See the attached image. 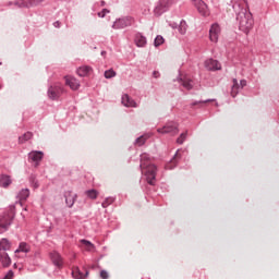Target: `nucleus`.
<instances>
[{"label": "nucleus", "mask_w": 279, "mask_h": 279, "mask_svg": "<svg viewBox=\"0 0 279 279\" xmlns=\"http://www.w3.org/2000/svg\"><path fill=\"white\" fill-rule=\"evenodd\" d=\"M80 243H82L83 250L86 252H95V244L88 240H81Z\"/></svg>", "instance_id": "412c9836"}, {"label": "nucleus", "mask_w": 279, "mask_h": 279, "mask_svg": "<svg viewBox=\"0 0 279 279\" xmlns=\"http://www.w3.org/2000/svg\"><path fill=\"white\" fill-rule=\"evenodd\" d=\"M116 76H117V72H114V70L105 71L106 80H111V77H116Z\"/></svg>", "instance_id": "72a5a7b5"}, {"label": "nucleus", "mask_w": 279, "mask_h": 279, "mask_svg": "<svg viewBox=\"0 0 279 279\" xmlns=\"http://www.w3.org/2000/svg\"><path fill=\"white\" fill-rule=\"evenodd\" d=\"M171 27H175L173 24H171Z\"/></svg>", "instance_id": "09e8293b"}, {"label": "nucleus", "mask_w": 279, "mask_h": 279, "mask_svg": "<svg viewBox=\"0 0 279 279\" xmlns=\"http://www.w3.org/2000/svg\"><path fill=\"white\" fill-rule=\"evenodd\" d=\"M10 247H12V244L8 239L3 238L0 240V252H8Z\"/></svg>", "instance_id": "5701e85b"}, {"label": "nucleus", "mask_w": 279, "mask_h": 279, "mask_svg": "<svg viewBox=\"0 0 279 279\" xmlns=\"http://www.w3.org/2000/svg\"><path fill=\"white\" fill-rule=\"evenodd\" d=\"M100 278L101 279H109L110 278V272L107 270H100Z\"/></svg>", "instance_id": "4c0bfd02"}, {"label": "nucleus", "mask_w": 279, "mask_h": 279, "mask_svg": "<svg viewBox=\"0 0 279 279\" xmlns=\"http://www.w3.org/2000/svg\"><path fill=\"white\" fill-rule=\"evenodd\" d=\"M186 132L185 133H182L179 137H178V140H177V143L179 144V145H182L183 143H184V141H186Z\"/></svg>", "instance_id": "c9c22d12"}, {"label": "nucleus", "mask_w": 279, "mask_h": 279, "mask_svg": "<svg viewBox=\"0 0 279 279\" xmlns=\"http://www.w3.org/2000/svg\"><path fill=\"white\" fill-rule=\"evenodd\" d=\"M159 134H178V126L173 123L167 124L166 126L158 129Z\"/></svg>", "instance_id": "f8f14e48"}, {"label": "nucleus", "mask_w": 279, "mask_h": 279, "mask_svg": "<svg viewBox=\"0 0 279 279\" xmlns=\"http://www.w3.org/2000/svg\"><path fill=\"white\" fill-rule=\"evenodd\" d=\"M210 101H213V100H205V101H203V104H208V102H210Z\"/></svg>", "instance_id": "a18cd8bd"}, {"label": "nucleus", "mask_w": 279, "mask_h": 279, "mask_svg": "<svg viewBox=\"0 0 279 279\" xmlns=\"http://www.w3.org/2000/svg\"><path fill=\"white\" fill-rule=\"evenodd\" d=\"M122 106H125V108H137L138 107L136 101H134V99H132V97H130V95H128V94H124L122 96Z\"/></svg>", "instance_id": "ddd939ff"}, {"label": "nucleus", "mask_w": 279, "mask_h": 279, "mask_svg": "<svg viewBox=\"0 0 279 279\" xmlns=\"http://www.w3.org/2000/svg\"><path fill=\"white\" fill-rule=\"evenodd\" d=\"M135 44L138 47H145V45H147V38L141 34H137L135 37Z\"/></svg>", "instance_id": "393cba45"}, {"label": "nucleus", "mask_w": 279, "mask_h": 279, "mask_svg": "<svg viewBox=\"0 0 279 279\" xmlns=\"http://www.w3.org/2000/svg\"><path fill=\"white\" fill-rule=\"evenodd\" d=\"M113 203H114V198H113V197H107V198L102 202L101 206H102V208H108V206H110V205L113 204Z\"/></svg>", "instance_id": "473e14b6"}, {"label": "nucleus", "mask_w": 279, "mask_h": 279, "mask_svg": "<svg viewBox=\"0 0 279 279\" xmlns=\"http://www.w3.org/2000/svg\"><path fill=\"white\" fill-rule=\"evenodd\" d=\"M32 184L35 189H38L39 184H38V181H36V179H33L32 180Z\"/></svg>", "instance_id": "79ce46f5"}, {"label": "nucleus", "mask_w": 279, "mask_h": 279, "mask_svg": "<svg viewBox=\"0 0 279 279\" xmlns=\"http://www.w3.org/2000/svg\"><path fill=\"white\" fill-rule=\"evenodd\" d=\"M147 138H149V135H142V136H140L136 140L135 145H137L138 147H142V145H145V142L147 141Z\"/></svg>", "instance_id": "2f4dec72"}, {"label": "nucleus", "mask_w": 279, "mask_h": 279, "mask_svg": "<svg viewBox=\"0 0 279 279\" xmlns=\"http://www.w3.org/2000/svg\"><path fill=\"white\" fill-rule=\"evenodd\" d=\"M64 93V87L60 83H56L48 88L49 99H59L60 95Z\"/></svg>", "instance_id": "423d86ee"}, {"label": "nucleus", "mask_w": 279, "mask_h": 279, "mask_svg": "<svg viewBox=\"0 0 279 279\" xmlns=\"http://www.w3.org/2000/svg\"><path fill=\"white\" fill-rule=\"evenodd\" d=\"M153 77H155V80H158V77H160V72L154 71L153 72Z\"/></svg>", "instance_id": "a19ab883"}, {"label": "nucleus", "mask_w": 279, "mask_h": 279, "mask_svg": "<svg viewBox=\"0 0 279 279\" xmlns=\"http://www.w3.org/2000/svg\"><path fill=\"white\" fill-rule=\"evenodd\" d=\"M50 258H51L53 265H56V267H62L63 262H62V256L60 255V253L52 252L50 254Z\"/></svg>", "instance_id": "dca6fc26"}, {"label": "nucleus", "mask_w": 279, "mask_h": 279, "mask_svg": "<svg viewBox=\"0 0 279 279\" xmlns=\"http://www.w3.org/2000/svg\"><path fill=\"white\" fill-rule=\"evenodd\" d=\"M53 27L59 28V27H60V22H58V21H57V22H54V23H53Z\"/></svg>", "instance_id": "c03bdc74"}, {"label": "nucleus", "mask_w": 279, "mask_h": 279, "mask_svg": "<svg viewBox=\"0 0 279 279\" xmlns=\"http://www.w3.org/2000/svg\"><path fill=\"white\" fill-rule=\"evenodd\" d=\"M106 14H110V10L104 9L102 11L98 12V17L106 19Z\"/></svg>", "instance_id": "e433bc0d"}, {"label": "nucleus", "mask_w": 279, "mask_h": 279, "mask_svg": "<svg viewBox=\"0 0 279 279\" xmlns=\"http://www.w3.org/2000/svg\"><path fill=\"white\" fill-rule=\"evenodd\" d=\"M141 169L143 175H145L147 182L154 186L156 184V171L157 168L151 163V159L149 155L142 154L141 155Z\"/></svg>", "instance_id": "f03ea898"}, {"label": "nucleus", "mask_w": 279, "mask_h": 279, "mask_svg": "<svg viewBox=\"0 0 279 279\" xmlns=\"http://www.w3.org/2000/svg\"><path fill=\"white\" fill-rule=\"evenodd\" d=\"M1 88H3V85L0 84V90H1Z\"/></svg>", "instance_id": "de8ad7c7"}, {"label": "nucleus", "mask_w": 279, "mask_h": 279, "mask_svg": "<svg viewBox=\"0 0 279 279\" xmlns=\"http://www.w3.org/2000/svg\"><path fill=\"white\" fill-rule=\"evenodd\" d=\"M0 263L2 267H10L12 265V259L5 252H0Z\"/></svg>", "instance_id": "f3484780"}, {"label": "nucleus", "mask_w": 279, "mask_h": 279, "mask_svg": "<svg viewBox=\"0 0 279 279\" xmlns=\"http://www.w3.org/2000/svg\"><path fill=\"white\" fill-rule=\"evenodd\" d=\"M12 278H14V271L9 270L8 274L4 276L3 279H12Z\"/></svg>", "instance_id": "ea45409f"}, {"label": "nucleus", "mask_w": 279, "mask_h": 279, "mask_svg": "<svg viewBox=\"0 0 279 279\" xmlns=\"http://www.w3.org/2000/svg\"><path fill=\"white\" fill-rule=\"evenodd\" d=\"M105 52H101V54L104 56Z\"/></svg>", "instance_id": "8fccbe9b"}, {"label": "nucleus", "mask_w": 279, "mask_h": 279, "mask_svg": "<svg viewBox=\"0 0 279 279\" xmlns=\"http://www.w3.org/2000/svg\"><path fill=\"white\" fill-rule=\"evenodd\" d=\"M175 3V0H159L157 7L155 8L154 12L156 16H161L165 14Z\"/></svg>", "instance_id": "39448f33"}, {"label": "nucleus", "mask_w": 279, "mask_h": 279, "mask_svg": "<svg viewBox=\"0 0 279 279\" xmlns=\"http://www.w3.org/2000/svg\"><path fill=\"white\" fill-rule=\"evenodd\" d=\"M19 252H24L25 254H27L29 252L28 244L25 242H21L19 248L15 251V254H19Z\"/></svg>", "instance_id": "bb28decb"}, {"label": "nucleus", "mask_w": 279, "mask_h": 279, "mask_svg": "<svg viewBox=\"0 0 279 279\" xmlns=\"http://www.w3.org/2000/svg\"><path fill=\"white\" fill-rule=\"evenodd\" d=\"M193 3L202 16H209L210 11H208V5L205 4L202 0H193Z\"/></svg>", "instance_id": "0eeeda50"}, {"label": "nucleus", "mask_w": 279, "mask_h": 279, "mask_svg": "<svg viewBox=\"0 0 279 279\" xmlns=\"http://www.w3.org/2000/svg\"><path fill=\"white\" fill-rule=\"evenodd\" d=\"M32 136V132H26L24 135L19 137V143H27V141H31Z\"/></svg>", "instance_id": "c756f323"}, {"label": "nucleus", "mask_w": 279, "mask_h": 279, "mask_svg": "<svg viewBox=\"0 0 279 279\" xmlns=\"http://www.w3.org/2000/svg\"><path fill=\"white\" fill-rule=\"evenodd\" d=\"M45 0H21V5L24 8H34V5H38L39 3H43Z\"/></svg>", "instance_id": "aec40b11"}, {"label": "nucleus", "mask_w": 279, "mask_h": 279, "mask_svg": "<svg viewBox=\"0 0 279 279\" xmlns=\"http://www.w3.org/2000/svg\"><path fill=\"white\" fill-rule=\"evenodd\" d=\"M181 84L186 90H191V88H193V80H191L189 76L181 78Z\"/></svg>", "instance_id": "b1692460"}, {"label": "nucleus", "mask_w": 279, "mask_h": 279, "mask_svg": "<svg viewBox=\"0 0 279 279\" xmlns=\"http://www.w3.org/2000/svg\"><path fill=\"white\" fill-rule=\"evenodd\" d=\"M240 84H241V88H245V86H247V81L242 80V81L240 82Z\"/></svg>", "instance_id": "37998d69"}, {"label": "nucleus", "mask_w": 279, "mask_h": 279, "mask_svg": "<svg viewBox=\"0 0 279 279\" xmlns=\"http://www.w3.org/2000/svg\"><path fill=\"white\" fill-rule=\"evenodd\" d=\"M44 156H45V154H43V151H38V150H33L28 154L29 160H32L33 162H36V165H38L40 162V160H43Z\"/></svg>", "instance_id": "2eb2a0df"}, {"label": "nucleus", "mask_w": 279, "mask_h": 279, "mask_svg": "<svg viewBox=\"0 0 279 279\" xmlns=\"http://www.w3.org/2000/svg\"><path fill=\"white\" fill-rule=\"evenodd\" d=\"M180 158H182V155H180V150H177L175 155L170 160V162H168L166 165V169H168V170L175 169V167H178V162H179Z\"/></svg>", "instance_id": "4468645a"}, {"label": "nucleus", "mask_w": 279, "mask_h": 279, "mask_svg": "<svg viewBox=\"0 0 279 279\" xmlns=\"http://www.w3.org/2000/svg\"><path fill=\"white\" fill-rule=\"evenodd\" d=\"M235 5H240V8H243V3H246L245 0H232Z\"/></svg>", "instance_id": "58836bf2"}, {"label": "nucleus", "mask_w": 279, "mask_h": 279, "mask_svg": "<svg viewBox=\"0 0 279 279\" xmlns=\"http://www.w3.org/2000/svg\"><path fill=\"white\" fill-rule=\"evenodd\" d=\"M239 95V81L233 78V85L231 87V97H236Z\"/></svg>", "instance_id": "a878e982"}, {"label": "nucleus", "mask_w": 279, "mask_h": 279, "mask_svg": "<svg viewBox=\"0 0 279 279\" xmlns=\"http://www.w3.org/2000/svg\"><path fill=\"white\" fill-rule=\"evenodd\" d=\"M72 276L75 279H85L88 277V270H85V275H84V274H82V270H80V267H73Z\"/></svg>", "instance_id": "a211bd4d"}, {"label": "nucleus", "mask_w": 279, "mask_h": 279, "mask_svg": "<svg viewBox=\"0 0 279 279\" xmlns=\"http://www.w3.org/2000/svg\"><path fill=\"white\" fill-rule=\"evenodd\" d=\"M165 43V38L160 35H158L156 38H155V47H160V45H162Z\"/></svg>", "instance_id": "f704fd0d"}, {"label": "nucleus", "mask_w": 279, "mask_h": 279, "mask_svg": "<svg viewBox=\"0 0 279 279\" xmlns=\"http://www.w3.org/2000/svg\"><path fill=\"white\" fill-rule=\"evenodd\" d=\"M219 34H221V27L219 24H213L209 29V40L211 43H217V40H219Z\"/></svg>", "instance_id": "6e6552de"}, {"label": "nucleus", "mask_w": 279, "mask_h": 279, "mask_svg": "<svg viewBox=\"0 0 279 279\" xmlns=\"http://www.w3.org/2000/svg\"><path fill=\"white\" fill-rule=\"evenodd\" d=\"M12 219H14V211L12 209L7 214L0 215V234L8 232L10 226H12Z\"/></svg>", "instance_id": "20e7f679"}, {"label": "nucleus", "mask_w": 279, "mask_h": 279, "mask_svg": "<svg viewBox=\"0 0 279 279\" xmlns=\"http://www.w3.org/2000/svg\"><path fill=\"white\" fill-rule=\"evenodd\" d=\"M65 86H69L71 90H78L80 89V81L74 76H65Z\"/></svg>", "instance_id": "9b49d317"}, {"label": "nucleus", "mask_w": 279, "mask_h": 279, "mask_svg": "<svg viewBox=\"0 0 279 279\" xmlns=\"http://www.w3.org/2000/svg\"><path fill=\"white\" fill-rule=\"evenodd\" d=\"M90 73H93V68L88 65H83L77 69V75H80V77H86L87 75H90Z\"/></svg>", "instance_id": "6ab92c4d"}, {"label": "nucleus", "mask_w": 279, "mask_h": 279, "mask_svg": "<svg viewBox=\"0 0 279 279\" xmlns=\"http://www.w3.org/2000/svg\"><path fill=\"white\" fill-rule=\"evenodd\" d=\"M85 195H87L89 199H97V197H99V192H97V190H88L85 192Z\"/></svg>", "instance_id": "c85d7f7f"}, {"label": "nucleus", "mask_w": 279, "mask_h": 279, "mask_svg": "<svg viewBox=\"0 0 279 279\" xmlns=\"http://www.w3.org/2000/svg\"><path fill=\"white\" fill-rule=\"evenodd\" d=\"M10 184H12V179H10V175L3 174L0 177V186H2L3 189H8Z\"/></svg>", "instance_id": "4be33fe9"}, {"label": "nucleus", "mask_w": 279, "mask_h": 279, "mask_svg": "<svg viewBox=\"0 0 279 279\" xmlns=\"http://www.w3.org/2000/svg\"><path fill=\"white\" fill-rule=\"evenodd\" d=\"M186 29H189V25H186V21H181L179 25V33L184 36V34H186Z\"/></svg>", "instance_id": "7c9ffc66"}, {"label": "nucleus", "mask_w": 279, "mask_h": 279, "mask_svg": "<svg viewBox=\"0 0 279 279\" xmlns=\"http://www.w3.org/2000/svg\"><path fill=\"white\" fill-rule=\"evenodd\" d=\"M204 66L207 71H221V63L215 59H207Z\"/></svg>", "instance_id": "1a4fd4ad"}, {"label": "nucleus", "mask_w": 279, "mask_h": 279, "mask_svg": "<svg viewBox=\"0 0 279 279\" xmlns=\"http://www.w3.org/2000/svg\"><path fill=\"white\" fill-rule=\"evenodd\" d=\"M101 5H106V1H102V2H101Z\"/></svg>", "instance_id": "49530a36"}, {"label": "nucleus", "mask_w": 279, "mask_h": 279, "mask_svg": "<svg viewBox=\"0 0 279 279\" xmlns=\"http://www.w3.org/2000/svg\"><path fill=\"white\" fill-rule=\"evenodd\" d=\"M29 197V189H24L19 193V199L25 202Z\"/></svg>", "instance_id": "cd10ccee"}, {"label": "nucleus", "mask_w": 279, "mask_h": 279, "mask_svg": "<svg viewBox=\"0 0 279 279\" xmlns=\"http://www.w3.org/2000/svg\"><path fill=\"white\" fill-rule=\"evenodd\" d=\"M65 204L69 208H73L75 202L77 201V194L73 193L72 191H66L64 193Z\"/></svg>", "instance_id": "9d476101"}, {"label": "nucleus", "mask_w": 279, "mask_h": 279, "mask_svg": "<svg viewBox=\"0 0 279 279\" xmlns=\"http://www.w3.org/2000/svg\"><path fill=\"white\" fill-rule=\"evenodd\" d=\"M136 23V20L132 15H126L120 19H117L113 22L112 29H125V27H132Z\"/></svg>", "instance_id": "7ed1b4c3"}, {"label": "nucleus", "mask_w": 279, "mask_h": 279, "mask_svg": "<svg viewBox=\"0 0 279 279\" xmlns=\"http://www.w3.org/2000/svg\"><path fill=\"white\" fill-rule=\"evenodd\" d=\"M233 8L235 10L239 29L244 32V34H250V29L254 25V19L252 17V12H250L247 2H243L242 8L241 4H234Z\"/></svg>", "instance_id": "f257e3e1"}]
</instances>
